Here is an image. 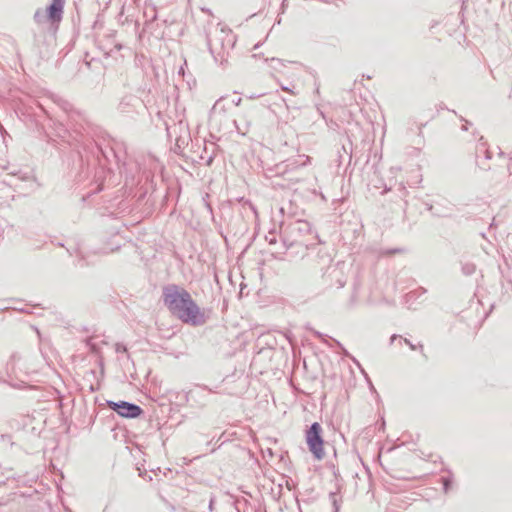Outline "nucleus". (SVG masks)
<instances>
[{"mask_svg": "<svg viewBox=\"0 0 512 512\" xmlns=\"http://www.w3.org/2000/svg\"><path fill=\"white\" fill-rule=\"evenodd\" d=\"M162 299L170 313L185 324L201 326L206 316L190 293L181 286L169 284L163 287Z\"/></svg>", "mask_w": 512, "mask_h": 512, "instance_id": "1", "label": "nucleus"}, {"mask_svg": "<svg viewBox=\"0 0 512 512\" xmlns=\"http://www.w3.org/2000/svg\"><path fill=\"white\" fill-rule=\"evenodd\" d=\"M207 43L214 61L220 66H226L236 43V36L232 30L220 23L210 26Z\"/></svg>", "mask_w": 512, "mask_h": 512, "instance_id": "2", "label": "nucleus"}, {"mask_svg": "<svg viewBox=\"0 0 512 512\" xmlns=\"http://www.w3.org/2000/svg\"><path fill=\"white\" fill-rule=\"evenodd\" d=\"M282 242L285 250L293 246H302L307 248L308 244L304 241V237L312 233V227L309 222L305 220H296L287 225L281 226Z\"/></svg>", "mask_w": 512, "mask_h": 512, "instance_id": "3", "label": "nucleus"}, {"mask_svg": "<svg viewBox=\"0 0 512 512\" xmlns=\"http://www.w3.org/2000/svg\"><path fill=\"white\" fill-rule=\"evenodd\" d=\"M310 162V157L307 155H297L288 158L275 164L273 167L265 169V175L268 178L284 177L286 180L296 183L299 178L294 176L296 170L300 167L306 166Z\"/></svg>", "mask_w": 512, "mask_h": 512, "instance_id": "4", "label": "nucleus"}, {"mask_svg": "<svg viewBox=\"0 0 512 512\" xmlns=\"http://www.w3.org/2000/svg\"><path fill=\"white\" fill-rule=\"evenodd\" d=\"M322 432V426L318 422H314L306 431L305 435L309 451L318 460L323 459L325 456L323 449L324 441L322 438Z\"/></svg>", "mask_w": 512, "mask_h": 512, "instance_id": "5", "label": "nucleus"}, {"mask_svg": "<svg viewBox=\"0 0 512 512\" xmlns=\"http://www.w3.org/2000/svg\"><path fill=\"white\" fill-rule=\"evenodd\" d=\"M259 108L257 106L247 107L237 119L233 120V123L237 129V131L245 135L249 132L252 123L255 119V116L258 114Z\"/></svg>", "mask_w": 512, "mask_h": 512, "instance_id": "6", "label": "nucleus"}, {"mask_svg": "<svg viewBox=\"0 0 512 512\" xmlns=\"http://www.w3.org/2000/svg\"><path fill=\"white\" fill-rule=\"evenodd\" d=\"M107 405L110 409L115 411L118 415L125 418H136L143 412L139 405L126 401H107Z\"/></svg>", "mask_w": 512, "mask_h": 512, "instance_id": "7", "label": "nucleus"}, {"mask_svg": "<svg viewBox=\"0 0 512 512\" xmlns=\"http://www.w3.org/2000/svg\"><path fill=\"white\" fill-rule=\"evenodd\" d=\"M477 164L483 170L490 169V166L486 164L487 160H490L493 156L492 151L489 149L487 142L484 141L483 137L479 138V142L475 148Z\"/></svg>", "mask_w": 512, "mask_h": 512, "instance_id": "8", "label": "nucleus"}, {"mask_svg": "<svg viewBox=\"0 0 512 512\" xmlns=\"http://www.w3.org/2000/svg\"><path fill=\"white\" fill-rule=\"evenodd\" d=\"M65 0H52V3L47 7V18L51 23H59L63 17Z\"/></svg>", "mask_w": 512, "mask_h": 512, "instance_id": "9", "label": "nucleus"}, {"mask_svg": "<svg viewBox=\"0 0 512 512\" xmlns=\"http://www.w3.org/2000/svg\"><path fill=\"white\" fill-rule=\"evenodd\" d=\"M227 110L228 109L223 102V99L217 100L211 109L210 119L212 121L221 120L226 115Z\"/></svg>", "mask_w": 512, "mask_h": 512, "instance_id": "10", "label": "nucleus"}, {"mask_svg": "<svg viewBox=\"0 0 512 512\" xmlns=\"http://www.w3.org/2000/svg\"><path fill=\"white\" fill-rule=\"evenodd\" d=\"M134 97L131 95L124 96L119 102V110L122 112H126L127 108L132 105V101Z\"/></svg>", "mask_w": 512, "mask_h": 512, "instance_id": "11", "label": "nucleus"}, {"mask_svg": "<svg viewBox=\"0 0 512 512\" xmlns=\"http://www.w3.org/2000/svg\"><path fill=\"white\" fill-rule=\"evenodd\" d=\"M462 273L466 276L472 275L476 271V266L473 263H463L461 267Z\"/></svg>", "mask_w": 512, "mask_h": 512, "instance_id": "12", "label": "nucleus"}, {"mask_svg": "<svg viewBox=\"0 0 512 512\" xmlns=\"http://www.w3.org/2000/svg\"><path fill=\"white\" fill-rule=\"evenodd\" d=\"M46 17V12L42 11L41 9H38L34 14V20L39 24L42 23Z\"/></svg>", "mask_w": 512, "mask_h": 512, "instance_id": "13", "label": "nucleus"}, {"mask_svg": "<svg viewBox=\"0 0 512 512\" xmlns=\"http://www.w3.org/2000/svg\"><path fill=\"white\" fill-rule=\"evenodd\" d=\"M85 342H86V345L91 350V352H93V353H97L98 352L99 348L97 347L96 343L94 342V338L93 337L87 338Z\"/></svg>", "mask_w": 512, "mask_h": 512, "instance_id": "14", "label": "nucleus"}, {"mask_svg": "<svg viewBox=\"0 0 512 512\" xmlns=\"http://www.w3.org/2000/svg\"><path fill=\"white\" fill-rule=\"evenodd\" d=\"M265 240L270 244V245H273V244H276L277 240H276V234L272 231H270L266 236H265Z\"/></svg>", "mask_w": 512, "mask_h": 512, "instance_id": "15", "label": "nucleus"}, {"mask_svg": "<svg viewBox=\"0 0 512 512\" xmlns=\"http://www.w3.org/2000/svg\"><path fill=\"white\" fill-rule=\"evenodd\" d=\"M404 343L407 344L411 350H416V349H420L421 351L423 350V345L422 344H419V345H414L410 340H408L407 338H404L403 339Z\"/></svg>", "mask_w": 512, "mask_h": 512, "instance_id": "16", "label": "nucleus"}, {"mask_svg": "<svg viewBox=\"0 0 512 512\" xmlns=\"http://www.w3.org/2000/svg\"><path fill=\"white\" fill-rule=\"evenodd\" d=\"M115 351L117 353H126L127 352V348L124 344L122 343H116L115 344Z\"/></svg>", "mask_w": 512, "mask_h": 512, "instance_id": "17", "label": "nucleus"}, {"mask_svg": "<svg viewBox=\"0 0 512 512\" xmlns=\"http://www.w3.org/2000/svg\"><path fill=\"white\" fill-rule=\"evenodd\" d=\"M213 158H214V154H210L207 158H205L204 156H201V159L202 160H205L207 165H210L213 161Z\"/></svg>", "mask_w": 512, "mask_h": 512, "instance_id": "18", "label": "nucleus"}, {"mask_svg": "<svg viewBox=\"0 0 512 512\" xmlns=\"http://www.w3.org/2000/svg\"><path fill=\"white\" fill-rule=\"evenodd\" d=\"M1 441L3 442H8L10 443L11 445H13L14 443L11 441V436L9 435H2L1 436Z\"/></svg>", "mask_w": 512, "mask_h": 512, "instance_id": "19", "label": "nucleus"}, {"mask_svg": "<svg viewBox=\"0 0 512 512\" xmlns=\"http://www.w3.org/2000/svg\"><path fill=\"white\" fill-rule=\"evenodd\" d=\"M404 252V249L402 248H397V249H394V250H388L386 251V254H394V253H402Z\"/></svg>", "mask_w": 512, "mask_h": 512, "instance_id": "20", "label": "nucleus"}, {"mask_svg": "<svg viewBox=\"0 0 512 512\" xmlns=\"http://www.w3.org/2000/svg\"><path fill=\"white\" fill-rule=\"evenodd\" d=\"M315 336H316L318 339H320L321 341H325V335H324V334H322V333H320V332L316 331V332H315Z\"/></svg>", "mask_w": 512, "mask_h": 512, "instance_id": "21", "label": "nucleus"}, {"mask_svg": "<svg viewBox=\"0 0 512 512\" xmlns=\"http://www.w3.org/2000/svg\"><path fill=\"white\" fill-rule=\"evenodd\" d=\"M197 388L200 390V391H204V390H207L209 393L212 392L211 389H208L206 386H197Z\"/></svg>", "mask_w": 512, "mask_h": 512, "instance_id": "22", "label": "nucleus"}, {"mask_svg": "<svg viewBox=\"0 0 512 512\" xmlns=\"http://www.w3.org/2000/svg\"><path fill=\"white\" fill-rule=\"evenodd\" d=\"M281 89L283 91H288V92L294 93L293 90L291 88L287 87V86H281Z\"/></svg>", "mask_w": 512, "mask_h": 512, "instance_id": "23", "label": "nucleus"}, {"mask_svg": "<svg viewBox=\"0 0 512 512\" xmlns=\"http://www.w3.org/2000/svg\"><path fill=\"white\" fill-rule=\"evenodd\" d=\"M469 125H471V123L468 121H465V124L462 126V130H465V131L468 130Z\"/></svg>", "mask_w": 512, "mask_h": 512, "instance_id": "24", "label": "nucleus"}, {"mask_svg": "<svg viewBox=\"0 0 512 512\" xmlns=\"http://www.w3.org/2000/svg\"><path fill=\"white\" fill-rule=\"evenodd\" d=\"M400 191H401L402 196H405L407 194V190L404 186L401 187Z\"/></svg>", "mask_w": 512, "mask_h": 512, "instance_id": "25", "label": "nucleus"}, {"mask_svg": "<svg viewBox=\"0 0 512 512\" xmlns=\"http://www.w3.org/2000/svg\"><path fill=\"white\" fill-rule=\"evenodd\" d=\"M152 12H153V15L151 16V21H154V20H156L157 15H156V12L154 9H152Z\"/></svg>", "mask_w": 512, "mask_h": 512, "instance_id": "26", "label": "nucleus"}, {"mask_svg": "<svg viewBox=\"0 0 512 512\" xmlns=\"http://www.w3.org/2000/svg\"><path fill=\"white\" fill-rule=\"evenodd\" d=\"M197 392H198V391H189V392L187 393V397H189V396L193 397V396H194V394H196Z\"/></svg>", "mask_w": 512, "mask_h": 512, "instance_id": "27", "label": "nucleus"}, {"mask_svg": "<svg viewBox=\"0 0 512 512\" xmlns=\"http://www.w3.org/2000/svg\"><path fill=\"white\" fill-rule=\"evenodd\" d=\"M241 100H242L241 98H238L236 101H234V104H235L236 106H239V105H240V103H241Z\"/></svg>", "mask_w": 512, "mask_h": 512, "instance_id": "28", "label": "nucleus"}, {"mask_svg": "<svg viewBox=\"0 0 512 512\" xmlns=\"http://www.w3.org/2000/svg\"><path fill=\"white\" fill-rule=\"evenodd\" d=\"M398 336L396 334L392 335L391 338H390V342L393 343L394 340L397 338Z\"/></svg>", "mask_w": 512, "mask_h": 512, "instance_id": "29", "label": "nucleus"}, {"mask_svg": "<svg viewBox=\"0 0 512 512\" xmlns=\"http://www.w3.org/2000/svg\"><path fill=\"white\" fill-rule=\"evenodd\" d=\"M444 487H445V490H447V487H448V482L447 481L444 482Z\"/></svg>", "mask_w": 512, "mask_h": 512, "instance_id": "30", "label": "nucleus"}, {"mask_svg": "<svg viewBox=\"0 0 512 512\" xmlns=\"http://www.w3.org/2000/svg\"><path fill=\"white\" fill-rule=\"evenodd\" d=\"M210 146L212 147V149H215L214 143H211Z\"/></svg>", "mask_w": 512, "mask_h": 512, "instance_id": "31", "label": "nucleus"}]
</instances>
